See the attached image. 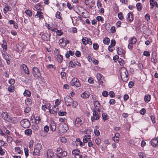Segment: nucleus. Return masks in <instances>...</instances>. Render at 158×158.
<instances>
[{
	"mask_svg": "<svg viewBox=\"0 0 158 158\" xmlns=\"http://www.w3.org/2000/svg\"><path fill=\"white\" fill-rule=\"evenodd\" d=\"M42 146L40 143H37L34 147V151L33 152L34 156H40Z\"/></svg>",
	"mask_w": 158,
	"mask_h": 158,
	"instance_id": "f257e3e1",
	"label": "nucleus"
},
{
	"mask_svg": "<svg viewBox=\"0 0 158 158\" xmlns=\"http://www.w3.org/2000/svg\"><path fill=\"white\" fill-rule=\"evenodd\" d=\"M127 74V72L125 69H121L120 72V75L121 78L123 81H126L128 80Z\"/></svg>",
	"mask_w": 158,
	"mask_h": 158,
	"instance_id": "f03ea898",
	"label": "nucleus"
},
{
	"mask_svg": "<svg viewBox=\"0 0 158 158\" xmlns=\"http://www.w3.org/2000/svg\"><path fill=\"white\" fill-rule=\"evenodd\" d=\"M20 124L21 126L25 128H28L30 126L29 121L26 119H24L20 121Z\"/></svg>",
	"mask_w": 158,
	"mask_h": 158,
	"instance_id": "7ed1b4c3",
	"label": "nucleus"
},
{
	"mask_svg": "<svg viewBox=\"0 0 158 158\" xmlns=\"http://www.w3.org/2000/svg\"><path fill=\"white\" fill-rule=\"evenodd\" d=\"M32 73L34 76L36 78H39L41 76V73L39 69L36 67L33 68Z\"/></svg>",
	"mask_w": 158,
	"mask_h": 158,
	"instance_id": "20e7f679",
	"label": "nucleus"
},
{
	"mask_svg": "<svg viewBox=\"0 0 158 158\" xmlns=\"http://www.w3.org/2000/svg\"><path fill=\"white\" fill-rule=\"evenodd\" d=\"M96 77L98 83L102 86H104V84L103 81H105L104 78L103 76L100 73H97L96 75Z\"/></svg>",
	"mask_w": 158,
	"mask_h": 158,
	"instance_id": "39448f33",
	"label": "nucleus"
},
{
	"mask_svg": "<svg viewBox=\"0 0 158 158\" xmlns=\"http://www.w3.org/2000/svg\"><path fill=\"white\" fill-rule=\"evenodd\" d=\"M70 83L71 85L73 86L75 85L77 87H79L81 86L80 82L76 78H73L71 81Z\"/></svg>",
	"mask_w": 158,
	"mask_h": 158,
	"instance_id": "423d86ee",
	"label": "nucleus"
},
{
	"mask_svg": "<svg viewBox=\"0 0 158 158\" xmlns=\"http://www.w3.org/2000/svg\"><path fill=\"white\" fill-rule=\"evenodd\" d=\"M99 118L100 117L98 112L96 110L93 111V115L91 117L92 122H94L95 120H98Z\"/></svg>",
	"mask_w": 158,
	"mask_h": 158,
	"instance_id": "0eeeda50",
	"label": "nucleus"
},
{
	"mask_svg": "<svg viewBox=\"0 0 158 158\" xmlns=\"http://www.w3.org/2000/svg\"><path fill=\"white\" fill-rule=\"evenodd\" d=\"M83 123V121L82 119L77 117L76 118L74 122V124L77 127L80 126Z\"/></svg>",
	"mask_w": 158,
	"mask_h": 158,
	"instance_id": "6e6552de",
	"label": "nucleus"
},
{
	"mask_svg": "<svg viewBox=\"0 0 158 158\" xmlns=\"http://www.w3.org/2000/svg\"><path fill=\"white\" fill-rule=\"evenodd\" d=\"M73 100L69 96H67L64 98L65 104L68 106L71 105Z\"/></svg>",
	"mask_w": 158,
	"mask_h": 158,
	"instance_id": "1a4fd4ad",
	"label": "nucleus"
},
{
	"mask_svg": "<svg viewBox=\"0 0 158 158\" xmlns=\"http://www.w3.org/2000/svg\"><path fill=\"white\" fill-rule=\"evenodd\" d=\"M1 116L2 118L5 121L8 122L10 121V116L6 112H4L2 113L1 114Z\"/></svg>",
	"mask_w": 158,
	"mask_h": 158,
	"instance_id": "9d476101",
	"label": "nucleus"
},
{
	"mask_svg": "<svg viewBox=\"0 0 158 158\" xmlns=\"http://www.w3.org/2000/svg\"><path fill=\"white\" fill-rule=\"evenodd\" d=\"M94 105L95 107V110L99 112L100 111V103L98 101H95L94 103Z\"/></svg>",
	"mask_w": 158,
	"mask_h": 158,
	"instance_id": "9b49d317",
	"label": "nucleus"
},
{
	"mask_svg": "<svg viewBox=\"0 0 158 158\" xmlns=\"http://www.w3.org/2000/svg\"><path fill=\"white\" fill-rule=\"evenodd\" d=\"M152 146L153 147H156L158 145V138H154L150 142Z\"/></svg>",
	"mask_w": 158,
	"mask_h": 158,
	"instance_id": "f8f14e48",
	"label": "nucleus"
},
{
	"mask_svg": "<svg viewBox=\"0 0 158 158\" xmlns=\"http://www.w3.org/2000/svg\"><path fill=\"white\" fill-rule=\"evenodd\" d=\"M54 156V153L52 150L49 149L47 152V158H52Z\"/></svg>",
	"mask_w": 158,
	"mask_h": 158,
	"instance_id": "ddd939ff",
	"label": "nucleus"
},
{
	"mask_svg": "<svg viewBox=\"0 0 158 158\" xmlns=\"http://www.w3.org/2000/svg\"><path fill=\"white\" fill-rule=\"evenodd\" d=\"M35 17L36 18H39V19H43L44 18L43 13L41 11H37Z\"/></svg>",
	"mask_w": 158,
	"mask_h": 158,
	"instance_id": "4468645a",
	"label": "nucleus"
},
{
	"mask_svg": "<svg viewBox=\"0 0 158 158\" xmlns=\"http://www.w3.org/2000/svg\"><path fill=\"white\" fill-rule=\"evenodd\" d=\"M68 130V126L66 124H64L60 129L61 132L63 133H65Z\"/></svg>",
	"mask_w": 158,
	"mask_h": 158,
	"instance_id": "2eb2a0df",
	"label": "nucleus"
},
{
	"mask_svg": "<svg viewBox=\"0 0 158 158\" xmlns=\"http://www.w3.org/2000/svg\"><path fill=\"white\" fill-rule=\"evenodd\" d=\"M21 67L23 69L25 73L27 74H29L28 69L26 65L23 64L21 66Z\"/></svg>",
	"mask_w": 158,
	"mask_h": 158,
	"instance_id": "dca6fc26",
	"label": "nucleus"
},
{
	"mask_svg": "<svg viewBox=\"0 0 158 158\" xmlns=\"http://www.w3.org/2000/svg\"><path fill=\"white\" fill-rule=\"evenodd\" d=\"M89 95L90 94L89 92H85L81 94V96L83 98H88L89 96Z\"/></svg>",
	"mask_w": 158,
	"mask_h": 158,
	"instance_id": "f3484780",
	"label": "nucleus"
},
{
	"mask_svg": "<svg viewBox=\"0 0 158 158\" xmlns=\"http://www.w3.org/2000/svg\"><path fill=\"white\" fill-rule=\"evenodd\" d=\"M150 5L151 6V8L152 9L153 8L154 6H156L157 8H158V4L156 2H154L153 0H150Z\"/></svg>",
	"mask_w": 158,
	"mask_h": 158,
	"instance_id": "a211bd4d",
	"label": "nucleus"
},
{
	"mask_svg": "<svg viewBox=\"0 0 158 158\" xmlns=\"http://www.w3.org/2000/svg\"><path fill=\"white\" fill-rule=\"evenodd\" d=\"M127 20L131 22L133 20V15L131 13H128L127 18Z\"/></svg>",
	"mask_w": 158,
	"mask_h": 158,
	"instance_id": "6ab92c4d",
	"label": "nucleus"
},
{
	"mask_svg": "<svg viewBox=\"0 0 158 158\" xmlns=\"http://www.w3.org/2000/svg\"><path fill=\"white\" fill-rule=\"evenodd\" d=\"M116 50L118 54L119 55H123L124 53V50L121 48H118L116 49Z\"/></svg>",
	"mask_w": 158,
	"mask_h": 158,
	"instance_id": "aec40b11",
	"label": "nucleus"
},
{
	"mask_svg": "<svg viewBox=\"0 0 158 158\" xmlns=\"http://www.w3.org/2000/svg\"><path fill=\"white\" fill-rule=\"evenodd\" d=\"M151 98V95L149 94H147L145 96L144 100L145 102L148 103L150 101Z\"/></svg>",
	"mask_w": 158,
	"mask_h": 158,
	"instance_id": "412c9836",
	"label": "nucleus"
},
{
	"mask_svg": "<svg viewBox=\"0 0 158 158\" xmlns=\"http://www.w3.org/2000/svg\"><path fill=\"white\" fill-rule=\"evenodd\" d=\"M50 129L52 131H55L56 128L55 123H51L50 124Z\"/></svg>",
	"mask_w": 158,
	"mask_h": 158,
	"instance_id": "4be33fe9",
	"label": "nucleus"
},
{
	"mask_svg": "<svg viewBox=\"0 0 158 158\" xmlns=\"http://www.w3.org/2000/svg\"><path fill=\"white\" fill-rule=\"evenodd\" d=\"M25 134L27 136H30L32 134V130L30 129H27L24 131Z\"/></svg>",
	"mask_w": 158,
	"mask_h": 158,
	"instance_id": "5701e85b",
	"label": "nucleus"
},
{
	"mask_svg": "<svg viewBox=\"0 0 158 158\" xmlns=\"http://www.w3.org/2000/svg\"><path fill=\"white\" fill-rule=\"evenodd\" d=\"M95 127L96 128L94 129V133L95 136H98L100 134V132L98 130V127L97 126H96Z\"/></svg>",
	"mask_w": 158,
	"mask_h": 158,
	"instance_id": "b1692460",
	"label": "nucleus"
},
{
	"mask_svg": "<svg viewBox=\"0 0 158 158\" xmlns=\"http://www.w3.org/2000/svg\"><path fill=\"white\" fill-rule=\"evenodd\" d=\"M10 121H8V122L13 123H17L18 122L17 119L14 117H10Z\"/></svg>",
	"mask_w": 158,
	"mask_h": 158,
	"instance_id": "393cba45",
	"label": "nucleus"
},
{
	"mask_svg": "<svg viewBox=\"0 0 158 158\" xmlns=\"http://www.w3.org/2000/svg\"><path fill=\"white\" fill-rule=\"evenodd\" d=\"M3 57L6 60L7 59H10L11 57L10 56L6 53L3 54Z\"/></svg>",
	"mask_w": 158,
	"mask_h": 158,
	"instance_id": "a878e982",
	"label": "nucleus"
},
{
	"mask_svg": "<svg viewBox=\"0 0 158 158\" xmlns=\"http://www.w3.org/2000/svg\"><path fill=\"white\" fill-rule=\"evenodd\" d=\"M90 137L91 136L90 135L85 136L83 139L84 143H86L88 142V140L90 138Z\"/></svg>",
	"mask_w": 158,
	"mask_h": 158,
	"instance_id": "bb28decb",
	"label": "nucleus"
},
{
	"mask_svg": "<svg viewBox=\"0 0 158 158\" xmlns=\"http://www.w3.org/2000/svg\"><path fill=\"white\" fill-rule=\"evenodd\" d=\"M62 15L60 13L57 11L56 13L55 16L56 18L60 19H62V18L61 17Z\"/></svg>",
	"mask_w": 158,
	"mask_h": 158,
	"instance_id": "cd10ccee",
	"label": "nucleus"
},
{
	"mask_svg": "<svg viewBox=\"0 0 158 158\" xmlns=\"http://www.w3.org/2000/svg\"><path fill=\"white\" fill-rule=\"evenodd\" d=\"M41 119L40 117L39 116H36L35 118L34 122L35 123H38L40 121Z\"/></svg>",
	"mask_w": 158,
	"mask_h": 158,
	"instance_id": "c85d7f7f",
	"label": "nucleus"
},
{
	"mask_svg": "<svg viewBox=\"0 0 158 158\" xmlns=\"http://www.w3.org/2000/svg\"><path fill=\"white\" fill-rule=\"evenodd\" d=\"M23 94L25 96L29 97L31 95V93L29 91L25 90L23 93Z\"/></svg>",
	"mask_w": 158,
	"mask_h": 158,
	"instance_id": "c756f323",
	"label": "nucleus"
},
{
	"mask_svg": "<svg viewBox=\"0 0 158 158\" xmlns=\"http://www.w3.org/2000/svg\"><path fill=\"white\" fill-rule=\"evenodd\" d=\"M66 40V38H63L60 39L59 41V43L60 44H62L64 42L65 43L64 46H66V43L65 41Z\"/></svg>",
	"mask_w": 158,
	"mask_h": 158,
	"instance_id": "7c9ffc66",
	"label": "nucleus"
},
{
	"mask_svg": "<svg viewBox=\"0 0 158 158\" xmlns=\"http://www.w3.org/2000/svg\"><path fill=\"white\" fill-rule=\"evenodd\" d=\"M110 41V39L108 38H106L103 40V43L106 44H108Z\"/></svg>",
	"mask_w": 158,
	"mask_h": 158,
	"instance_id": "2f4dec72",
	"label": "nucleus"
},
{
	"mask_svg": "<svg viewBox=\"0 0 158 158\" xmlns=\"http://www.w3.org/2000/svg\"><path fill=\"white\" fill-rule=\"evenodd\" d=\"M57 35L60 36L62 35L63 34V31L61 30H57L56 31Z\"/></svg>",
	"mask_w": 158,
	"mask_h": 158,
	"instance_id": "473e14b6",
	"label": "nucleus"
},
{
	"mask_svg": "<svg viewBox=\"0 0 158 158\" xmlns=\"http://www.w3.org/2000/svg\"><path fill=\"white\" fill-rule=\"evenodd\" d=\"M136 7L138 11L141 10L142 9L141 4L140 3H138L136 4Z\"/></svg>",
	"mask_w": 158,
	"mask_h": 158,
	"instance_id": "72a5a7b5",
	"label": "nucleus"
},
{
	"mask_svg": "<svg viewBox=\"0 0 158 158\" xmlns=\"http://www.w3.org/2000/svg\"><path fill=\"white\" fill-rule=\"evenodd\" d=\"M25 12L26 14L29 16H31L32 15V12L30 10H27L25 11Z\"/></svg>",
	"mask_w": 158,
	"mask_h": 158,
	"instance_id": "f704fd0d",
	"label": "nucleus"
},
{
	"mask_svg": "<svg viewBox=\"0 0 158 158\" xmlns=\"http://www.w3.org/2000/svg\"><path fill=\"white\" fill-rule=\"evenodd\" d=\"M88 38L87 37L83 38L82 40V42L85 45L88 44V42H87Z\"/></svg>",
	"mask_w": 158,
	"mask_h": 158,
	"instance_id": "c9c22d12",
	"label": "nucleus"
},
{
	"mask_svg": "<svg viewBox=\"0 0 158 158\" xmlns=\"http://www.w3.org/2000/svg\"><path fill=\"white\" fill-rule=\"evenodd\" d=\"M8 90L10 92H12L15 90V87L12 85H10L8 87Z\"/></svg>",
	"mask_w": 158,
	"mask_h": 158,
	"instance_id": "e433bc0d",
	"label": "nucleus"
},
{
	"mask_svg": "<svg viewBox=\"0 0 158 158\" xmlns=\"http://www.w3.org/2000/svg\"><path fill=\"white\" fill-rule=\"evenodd\" d=\"M2 47L5 50H6L7 49V45H6V42H4L3 40V43L2 45Z\"/></svg>",
	"mask_w": 158,
	"mask_h": 158,
	"instance_id": "4c0bfd02",
	"label": "nucleus"
},
{
	"mask_svg": "<svg viewBox=\"0 0 158 158\" xmlns=\"http://www.w3.org/2000/svg\"><path fill=\"white\" fill-rule=\"evenodd\" d=\"M139 158H146V156L144 153L142 152H140L138 153Z\"/></svg>",
	"mask_w": 158,
	"mask_h": 158,
	"instance_id": "58836bf2",
	"label": "nucleus"
},
{
	"mask_svg": "<svg viewBox=\"0 0 158 158\" xmlns=\"http://www.w3.org/2000/svg\"><path fill=\"white\" fill-rule=\"evenodd\" d=\"M136 41L137 40L136 38L134 37H133L131 38L130 41V43L133 44H135L136 43Z\"/></svg>",
	"mask_w": 158,
	"mask_h": 158,
	"instance_id": "ea45409f",
	"label": "nucleus"
},
{
	"mask_svg": "<svg viewBox=\"0 0 158 158\" xmlns=\"http://www.w3.org/2000/svg\"><path fill=\"white\" fill-rule=\"evenodd\" d=\"M102 117L104 121H105L108 119V115L106 113H103L102 114Z\"/></svg>",
	"mask_w": 158,
	"mask_h": 158,
	"instance_id": "a19ab883",
	"label": "nucleus"
},
{
	"mask_svg": "<svg viewBox=\"0 0 158 158\" xmlns=\"http://www.w3.org/2000/svg\"><path fill=\"white\" fill-rule=\"evenodd\" d=\"M151 61L153 63H155L157 62V60L156 58V57L155 56H152Z\"/></svg>",
	"mask_w": 158,
	"mask_h": 158,
	"instance_id": "79ce46f5",
	"label": "nucleus"
},
{
	"mask_svg": "<svg viewBox=\"0 0 158 158\" xmlns=\"http://www.w3.org/2000/svg\"><path fill=\"white\" fill-rule=\"evenodd\" d=\"M72 153L76 156L79 153V151L77 150H74L72 151Z\"/></svg>",
	"mask_w": 158,
	"mask_h": 158,
	"instance_id": "37998d69",
	"label": "nucleus"
},
{
	"mask_svg": "<svg viewBox=\"0 0 158 158\" xmlns=\"http://www.w3.org/2000/svg\"><path fill=\"white\" fill-rule=\"evenodd\" d=\"M101 140L98 137L95 140V142L97 145H99L101 143Z\"/></svg>",
	"mask_w": 158,
	"mask_h": 158,
	"instance_id": "c03bdc74",
	"label": "nucleus"
},
{
	"mask_svg": "<svg viewBox=\"0 0 158 158\" xmlns=\"http://www.w3.org/2000/svg\"><path fill=\"white\" fill-rule=\"evenodd\" d=\"M96 19L98 21H101L102 23H103L104 19L101 16H98L96 17Z\"/></svg>",
	"mask_w": 158,
	"mask_h": 158,
	"instance_id": "a18cd8bd",
	"label": "nucleus"
},
{
	"mask_svg": "<svg viewBox=\"0 0 158 158\" xmlns=\"http://www.w3.org/2000/svg\"><path fill=\"white\" fill-rule=\"evenodd\" d=\"M93 48L95 50H97L99 48V45L97 43H95L93 44Z\"/></svg>",
	"mask_w": 158,
	"mask_h": 158,
	"instance_id": "49530a36",
	"label": "nucleus"
},
{
	"mask_svg": "<svg viewBox=\"0 0 158 158\" xmlns=\"http://www.w3.org/2000/svg\"><path fill=\"white\" fill-rule=\"evenodd\" d=\"M66 114V112L65 111H60L58 112V114L60 116H63L65 115Z\"/></svg>",
	"mask_w": 158,
	"mask_h": 158,
	"instance_id": "de8ad7c7",
	"label": "nucleus"
},
{
	"mask_svg": "<svg viewBox=\"0 0 158 158\" xmlns=\"http://www.w3.org/2000/svg\"><path fill=\"white\" fill-rule=\"evenodd\" d=\"M15 149L16 151L19 154H21L22 152V151L20 150V148L19 147H16L15 148Z\"/></svg>",
	"mask_w": 158,
	"mask_h": 158,
	"instance_id": "09e8293b",
	"label": "nucleus"
},
{
	"mask_svg": "<svg viewBox=\"0 0 158 158\" xmlns=\"http://www.w3.org/2000/svg\"><path fill=\"white\" fill-rule=\"evenodd\" d=\"M34 144V142L33 140H31L30 141L29 144V148L31 149L32 148L33 145Z\"/></svg>",
	"mask_w": 158,
	"mask_h": 158,
	"instance_id": "8fccbe9b",
	"label": "nucleus"
},
{
	"mask_svg": "<svg viewBox=\"0 0 158 158\" xmlns=\"http://www.w3.org/2000/svg\"><path fill=\"white\" fill-rule=\"evenodd\" d=\"M102 95L104 97H107L108 95V92L106 91H104L102 94Z\"/></svg>",
	"mask_w": 158,
	"mask_h": 158,
	"instance_id": "3c124183",
	"label": "nucleus"
},
{
	"mask_svg": "<svg viewBox=\"0 0 158 158\" xmlns=\"http://www.w3.org/2000/svg\"><path fill=\"white\" fill-rule=\"evenodd\" d=\"M109 95L110 96L111 98L114 97L115 96V93L112 91H110L109 92Z\"/></svg>",
	"mask_w": 158,
	"mask_h": 158,
	"instance_id": "603ef678",
	"label": "nucleus"
},
{
	"mask_svg": "<svg viewBox=\"0 0 158 158\" xmlns=\"http://www.w3.org/2000/svg\"><path fill=\"white\" fill-rule=\"evenodd\" d=\"M118 17L120 20H122L123 19V15L122 13H119L118 14Z\"/></svg>",
	"mask_w": 158,
	"mask_h": 158,
	"instance_id": "864d4df0",
	"label": "nucleus"
},
{
	"mask_svg": "<svg viewBox=\"0 0 158 158\" xmlns=\"http://www.w3.org/2000/svg\"><path fill=\"white\" fill-rule=\"evenodd\" d=\"M42 38L44 40L47 41L48 40V38L47 37L45 34H43L42 35Z\"/></svg>",
	"mask_w": 158,
	"mask_h": 158,
	"instance_id": "5fc2aeb1",
	"label": "nucleus"
},
{
	"mask_svg": "<svg viewBox=\"0 0 158 158\" xmlns=\"http://www.w3.org/2000/svg\"><path fill=\"white\" fill-rule=\"evenodd\" d=\"M72 106L74 108H76L77 106V102L76 101H73H73L72 103Z\"/></svg>",
	"mask_w": 158,
	"mask_h": 158,
	"instance_id": "6e6d98bb",
	"label": "nucleus"
},
{
	"mask_svg": "<svg viewBox=\"0 0 158 158\" xmlns=\"http://www.w3.org/2000/svg\"><path fill=\"white\" fill-rule=\"evenodd\" d=\"M112 139L114 141L115 143H118L119 141V139L118 138L113 137Z\"/></svg>",
	"mask_w": 158,
	"mask_h": 158,
	"instance_id": "4d7b16f0",
	"label": "nucleus"
},
{
	"mask_svg": "<svg viewBox=\"0 0 158 158\" xmlns=\"http://www.w3.org/2000/svg\"><path fill=\"white\" fill-rule=\"evenodd\" d=\"M60 140L63 143H65L67 142V139L65 137H62L60 138Z\"/></svg>",
	"mask_w": 158,
	"mask_h": 158,
	"instance_id": "13d9d810",
	"label": "nucleus"
},
{
	"mask_svg": "<svg viewBox=\"0 0 158 158\" xmlns=\"http://www.w3.org/2000/svg\"><path fill=\"white\" fill-rule=\"evenodd\" d=\"M150 118L152 121V122L153 123H156V120H155V118L154 116L153 115H151L150 116Z\"/></svg>",
	"mask_w": 158,
	"mask_h": 158,
	"instance_id": "bf43d9fd",
	"label": "nucleus"
},
{
	"mask_svg": "<svg viewBox=\"0 0 158 158\" xmlns=\"http://www.w3.org/2000/svg\"><path fill=\"white\" fill-rule=\"evenodd\" d=\"M115 44L116 42L115 40H112L111 41L110 45L112 47H114L115 45Z\"/></svg>",
	"mask_w": 158,
	"mask_h": 158,
	"instance_id": "052dcab7",
	"label": "nucleus"
},
{
	"mask_svg": "<svg viewBox=\"0 0 158 158\" xmlns=\"http://www.w3.org/2000/svg\"><path fill=\"white\" fill-rule=\"evenodd\" d=\"M63 59V56L61 55H60L59 56H58V60L59 62H61L62 60Z\"/></svg>",
	"mask_w": 158,
	"mask_h": 158,
	"instance_id": "680f3d73",
	"label": "nucleus"
},
{
	"mask_svg": "<svg viewBox=\"0 0 158 158\" xmlns=\"http://www.w3.org/2000/svg\"><path fill=\"white\" fill-rule=\"evenodd\" d=\"M146 112V110L144 108H143L140 111V113L141 114L143 115Z\"/></svg>",
	"mask_w": 158,
	"mask_h": 158,
	"instance_id": "e2e57ef3",
	"label": "nucleus"
},
{
	"mask_svg": "<svg viewBox=\"0 0 158 158\" xmlns=\"http://www.w3.org/2000/svg\"><path fill=\"white\" fill-rule=\"evenodd\" d=\"M44 130L46 132H48L49 130V127L48 126H45L44 127Z\"/></svg>",
	"mask_w": 158,
	"mask_h": 158,
	"instance_id": "0e129e2a",
	"label": "nucleus"
},
{
	"mask_svg": "<svg viewBox=\"0 0 158 158\" xmlns=\"http://www.w3.org/2000/svg\"><path fill=\"white\" fill-rule=\"evenodd\" d=\"M113 60H114V61L115 62H116V61H117L118 59H119V57L117 55H116L115 56H114V57H113Z\"/></svg>",
	"mask_w": 158,
	"mask_h": 158,
	"instance_id": "69168bd1",
	"label": "nucleus"
},
{
	"mask_svg": "<svg viewBox=\"0 0 158 158\" xmlns=\"http://www.w3.org/2000/svg\"><path fill=\"white\" fill-rule=\"evenodd\" d=\"M143 55L147 56H149L150 55L149 52L146 51H145L143 52Z\"/></svg>",
	"mask_w": 158,
	"mask_h": 158,
	"instance_id": "338daca9",
	"label": "nucleus"
},
{
	"mask_svg": "<svg viewBox=\"0 0 158 158\" xmlns=\"http://www.w3.org/2000/svg\"><path fill=\"white\" fill-rule=\"evenodd\" d=\"M145 19L147 21H148V20H150V19L149 15L148 14H146L145 15Z\"/></svg>",
	"mask_w": 158,
	"mask_h": 158,
	"instance_id": "774afa93",
	"label": "nucleus"
}]
</instances>
